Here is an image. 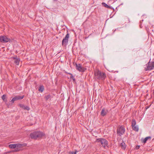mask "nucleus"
<instances>
[{
  "label": "nucleus",
  "mask_w": 154,
  "mask_h": 154,
  "mask_svg": "<svg viewBox=\"0 0 154 154\" xmlns=\"http://www.w3.org/2000/svg\"><path fill=\"white\" fill-rule=\"evenodd\" d=\"M45 136V134L40 131H35L30 134L31 138L35 140L39 139Z\"/></svg>",
  "instance_id": "nucleus-1"
},
{
  "label": "nucleus",
  "mask_w": 154,
  "mask_h": 154,
  "mask_svg": "<svg viewBox=\"0 0 154 154\" xmlns=\"http://www.w3.org/2000/svg\"><path fill=\"white\" fill-rule=\"evenodd\" d=\"M106 77L105 73L98 71L95 72L94 78L96 80H104Z\"/></svg>",
  "instance_id": "nucleus-2"
},
{
  "label": "nucleus",
  "mask_w": 154,
  "mask_h": 154,
  "mask_svg": "<svg viewBox=\"0 0 154 154\" xmlns=\"http://www.w3.org/2000/svg\"><path fill=\"white\" fill-rule=\"evenodd\" d=\"M96 141L99 143V145L105 147L107 146L108 141L105 139L103 138L97 139Z\"/></svg>",
  "instance_id": "nucleus-3"
},
{
  "label": "nucleus",
  "mask_w": 154,
  "mask_h": 154,
  "mask_svg": "<svg viewBox=\"0 0 154 154\" xmlns=\"http://www.w3.org/2000/svg\"><path fill=\"white\" fill-rule=\"evenodd\" d=\"M125 131V129L124 127L122 126H121L120 127H118L117 129V134H119L120 136L123 134Z\"/></svg>",
  "instance_id": "nucleus-4"
},
{
  "label": "nucleus",
  "mask_w": 154,
  "mask_h": 154,
  "mask_svg": "<svg viewBox=\"0 0 154 154\" xmlns=\"http://www.w3.org/2000/svg\"><path fill=\"white\" fill-rule=\"evenodd\" d=\"M136 122L135 120L133 119L132 120L131 122V126L132 129L137 132L139 130V128L138 127L136 126Z\"/></svg>",
  "instance_id": "nucleus-5"
},
{
  "label": "nucleus",
  "mask_w": 154,
  "mask_h": 154,
  "mask_svg": "<svg viewBox=\"0 0 154 154\" xmlns=\"http://www.w3.org/2000/svg\"><path fill=\"white\" fill-rule=\"evenodd\" d=\"M69 37V33H67L65 37L63 39L62 42V45L66 46L67 44Z\"/></svg>",
  "instance_id": "nucleus-6"
},
{
  "label": "nucleus",
  "mask_w": 154,
  "mask_h": 154,
  "mask_svg": "<svg viewBox=\"0 0 154 154\" xmlns=\"http://www.w3.org/2000/svg\"><path fill=\"white\" fill-rule=\"evenodd\" d=\"M10 39L6 36H0V42L6 43L10 41Z\"/></svg>",
  "instance_id": "nucleus-7"
},
{
  "label": "nucleus",
  "mask_w": 154,
  "mask_h": 154,
  "mask_svg": "<svg viewBox=\"0 0 154 154\" xmlns=\"http://www.w3.org/2000/svg\"><path fill=\"white\" fill-rule=\"evenodd\" d=\"M24 97V96H16L14 97L11 101V103H13L15 101L17 100H21L23 99Z\"/></svg>",
  "instance_id": "nucleus-8"
},
{
  "label": "nucleus",
  "mask_w": 154,
  "mask_h": 154,
  "mask_svg": "<svg viewBox=\"0 0 154 154\" xmlns=\"http://www.w3.org/2000/svg\"><path fill=\"white\" fill-rule=\"evenodd\" d=\"M154 68V61L150 62H149L147 66V70H151Z\"/></svg>",
  "instance_id": "nucleus-9"
},
{
  "label": "nucleus",
  "mask_w": 154,
  "mask_h": 154,
  "mask_svg": "<svg viewBox=\"0 0 154 154\" xmlns=\"http://www.w3.org/2000/svg\"><path fill=\"white\" fill-rule=\"evenodd\" d=\"M76 68L78 71L80 72H83L84 71V68H83L82 66V65L79 64H76Z\"/></svg>",
  "instance_id": "nucleus-10"
},
{
  "label": "nucleus",
  "mask_w": 154,
  "mask_h": 154,
  "mask_svg": "<svg viewBox=\"0 0 154 154\" xmlns=\"http://www.w3.org/2000/svg\"><path fill=\"white\" fill-rule=\"evenodd\" d=\"M12 59L14 60V63L17 65H18L20 60L17 57H14L11 58Z\"/></svg>",
  "instance_id": "nucleus-11"
},
{
  "label": "nucleus",
  "mask_w": 154,
  "mask_h": 154,
  "mask_svg": "<svg viewBox=\"0 0 154 154\" xmlns=\"http://www.w3.org/2000/svg\"><path fill=\"white\" fill-rule=\"evenodd\" d=\"M107 111V110L105 108H103L101 112V115L103 116H104L106 115Z\"/></svg>",
  "instance_id": "nucleus-12"
},
{
  "label": "nucleus",
  "mask_w": 154,
  "mask_h": 154,
  "mask_svg": "<svg viewBox=\"0 0 154 154\" xmlns=\"http://www.w3.org/2000/svg\"><path fill=\"white\" fill-rule=\"evenodd\" d=\"M16 148H17V149L20 148L23 146H25L26 144H20V143H18L16 144Z\"/></svg>",
  "instance_id": "nucleus-13"
},
{
  "label": "nucleus",
  "mask_w": 154,
  "mask_h": 154,
  "mask_svg": "<svg viewBox=\"0 0 154 154\" xmlns=\"http://www.w3.org/2000/svg\"><path fill=\"white\" fill-rule=\"evenodd\" d=\"M102 4L103 6L107 8H109L111 9H113L111 7L107 5L105 3L103 2L102 3Z\"/></svg>",
  "instance_id": "nucleus-14"
},
{
  "label": "nucleus",
  "mask_w": 154,
  "mask_h": 154,
  "mask_svg": "<svg viewBox=\"0 0 154 154\" xmlns=\"http://www.w3.org/2000/svg\"><path fill=\"white\" fill-rule=\"evenodd\" d=\"M51 98V96L50 94H48L45 96V99L46 100H50Z\"/></svg>",
  "instance_id": "nucleus-15"
},
{
  "label": "nucleus",
  "mask_w": 154,
  "mask_h": 154,
  "mask_svg": "<svg viewBox=\"0 0 154 154\" xmlns=\"http://www.w3.org/2000/svg\"><path fill=\"white\" fill-rule=\"evenodd\" d=\"M44 89V86L43 85H41L39 86L38 90L39 92H42L43 91Z\"/></svg>",
  "instance_id": "nucleus-16"
},
{
  "label": "nucleus",
  "mask_w": 154,
  "mask_h": 154,
  "mask_svg": "<svg viewBox=\"0 0 154 154\" xmlns=\"http://www.w3.org/2000/svg\"><path fill=\"white\" fill-rule=\"evenodd\" d=\"M9 147L11 149H14L16 148V144H10L9 145Z\"/></svg>",
  "instance_id": "nucleus-17"
},
{
  "label": "nucleus",
  "mask_w": 154,
  "mask_h": 154,
  "mask_svg": "<svg viewBox=\"0 0 154 154\" xmlns=\"http://www.w3.org/2000/svg\"><path fill=\"white\" fill-rule=\"evenodd\" d=\"M151 138V137H150V136H149V137H146V138H144V139L143 140V143H145L146 141L149 139H150Z\"/></svg>",
  "instance_id": "nucleus-18"
},
{
  "label": "nucleus",
  "mask_w": 154,
  "mask_h": 154,
  "mask_svg": "<svg viewBox=\"0 0 154 154\" xmlns=\"http://www.w3.org/2000/svg\"><path fill=\"white\" fill-rule=\"evenodd\" d=\"M120 146L122 148L124 149H125L126 148V145L124 142H122L121 143Z\"/></svg>",
  "instance_id": "nucleus-19"
},
{
  "label": "nucleus",
  "mask_w": 154,
  "mask_h": 154,
  "mask_svg": "<svg viewBox=\"0 0 154 154\" xmlns=\"http://www.w3.org/2000/svg\"><path fill=\"white\" fill-rule=\"evenodd\" d=\"M20 107H21L23 109H26L28 110L30 109L29 106H20Z\"/></svg>",
  "instance_id": "nucleus-20"
},
{
  "label": "nucleus",
  "mask_w": 154,
  "mask_h": 154,
  "mask_svg": "<svg viewBox=\"0 0 154 154\" xmlns=\"http://www.w3.org/2000/svg\"><path fill=\"white\" fill-rule=\"evenodd\" d=\"M77 152L78 151H77V150H75V152L69 151V154H76Z\"/></svg>",
  "instance_id": "nucleus-21"
},
{
  "label": "nucleus",
  "mask_w": 154,
  "mask_h": 154,
  "mask_svg": "<svg viewBox=\"0 0 154 154\" xmlns=\"http://www.w3.org/2000/svg\"><path fill=\"white\" fill-rule=\"evenodd\" d=\"M6 95H5V94H4L2 97V99L3 100H4V101H5L6 100H5V98H6Z\"/></svg>",
  "instance_id": "nucleus-22"
},
{
  "label": "nucleus",
  "mask_w": 154,
  "mask_h": 154,
  "mask_svg": "<svg viewBox=\"0 0 154 154\" xmlns=\"http://www.w3.org/2000/svg\"><path fill=\"white\" fill-rule=\"evenodd\" d=\"M68 74H70L71 75V76H70V78L73 79V78H74V76H73L72 75V74H71V73H68Z\"/></svg>",
  "instance_id": "nucleus-23"
},
{
  "label": "nucleus",
  "mask_w": 154,
  "mask_h": 154,
  "mask_svg": "<svg viewBox=\"0 0 154 154\" xmlns=\"http://www.w3.org/2000/svg\"><path fill=\"white\" fill-rule=\"evenodd\" d=\"M20 149H18L17 148V149H15V150L13 151V152H19L20 151Z\"/></svg>",
  "instance_id": "nucleus-24"
},
{
  "label": "nucleus",
  "mask_w": 154,
  "mask_h": 154,
  "mask_svg": "<svg viewBox=\"0 0 154 154\" xmlns=\"http://www.w3.org/2000/svg\"><path fill=\"white\" fill-rule=\"evenodd\" d=\"M140 146L137 145V146H136L135 147V149H138L140 147Z\"/></svg>",
  "instance_id": "nucleus-25"
},
{
  "label": "nucleus",
  "mask_w": 154,
  "mask_h": 154,
  "mask_svg": "<svg viewBox=\"0 0 154 154\" xmlns=\"http://www.w3.org/2000/svg\"><path fill=\"white\" fill-rule=\"evenodd\" d=\"M150 106H147V107H146V109H147Z\"/></svg>",
  "instance_id": "nucleus-26"
}]
</instances>
